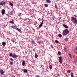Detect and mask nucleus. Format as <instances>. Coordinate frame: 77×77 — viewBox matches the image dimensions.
<instances>
[{"mask_svg":"<svg viewBox=\"0 0 77 77\" xmlns=\"http://www.w3.org/2000/svg\"><path fill=\"white\" fill-rule=\"evenodd\" d=\"M69 31L68 29H65L63 31V36H66L67 34L69 33Z\"/></svg>","mask_w":77,"mask_h":77,"instance_id":"1","label":"nucleus"},{"mask_svg":"<svg viewBox=\"0 0 77 77\" xmlns=\"http://www.w3.org/2000/svg\"><path fill=\"white\" fill-rule=\"evenodd\" d=\"M11 27L12 28H13V29H16V30H17L18 31V32H21V29L17 28V27H16V26H11Z\"/></svg>","mask_w":77,"mask_h":77,"instance_id":"2","label":"nucleus"},{"mask_svg":"<svg viewBox=\"0 0 77 77\" xmlns=\"http://www.w3.org/2000/svg\"><path fill=\"white\" fill-rule=\"evenodd\" d=\"M71 19L72 20H74V21H73V23H75L76 24H77V19L74 18V17H72Z\"/></svg>","mask_w":77,"mask_h":77,"instance_id":"3","label":"nucleus"},{"mask_svg":"<svg viewBox=\"0 0 77 77\" xmlns=\"http://www.w3.org/2000/svg\"><path fill=\"white\" fill-rule=\"evenodd\" d=\"M62 57L60 56L59 57V62L60 63H62Z\"/></svg>","mask_w":77,"mask_h":77,"instance_id":"4","label":"nucleus"},{"mask_svg":"<svg viewBox=\"0 0 77 77\" xmlns=\"http://www.w3.org/2000/svg\"><path fill=\"white\" fill-rule=\"evenodd\" d=\"M6 4V2L4 1L1 2L0 3V5H5Z\"/></svg>","mask_w":77,"mask_h":77,"instance_id":"5","label":"nucleus"},{"mask_svg":"<svg viewBox=\"0 0 77 77\" xmlns=\"http://www.w3.org/2000/svg\"><path fill=\"white\" fill-rule=\"evenodd\" d=\"M18 56L15 54H13L12 57L13 58H17Z\"/></svg>","mask_w":77,"mask_h":77,"instance_id":"6","label":"nucleus"},{"mask_svg":"<svg viewBox=\"0 0 77 77\" xmlns=\"http://www.w3.org/2000/svg\"><path fill=\"white\" fill-rule=\"evenodd\" d=\"M2 15H4V14H5V9H2Z\"/></svg>","mask_w":77,"mask_h":77,"instance_id":"7","label":"nucleus"},{"mask_svg":"<svg viewBox=\"0 0 77 77\" xmlns=\"http://www.w3.org/2000/svg\"><path fill=\"white\" fill-rule=\"evenodd\" d=\"M63 27H65V28H66V29H68V27L66 25L63 24Z\"/></svg>","mask_w":77,"mask_h":77,"instance_id":"8","label":"nucleus"},{"mask_svg":"<svg viewBox=\"0 0 77 77\" xmlns=\"http://www.w3.org/2000/svg\"><path fill=\"white\" fill-rule=\"evenodd\" d=\"M4 73V72L3 71V70L1 69L0 70V73H1V74H3Z\"/></svg>","mask_w":77,"mask_h":77,"instance_id":"9","label":"nucleus"},{"mask_svg":"<svg viewBox=\"0 0 77 77\" xmlns=\"http://www.w3.org/2000/svg\"><path fill=\"white\" fill-rule=\"evenodd\" d=\"M2 45H3V46H5V45L6 44V42H2Z\"/></svg>","mask_w":77,"mask_h":77,"instance_id":"10","label":"nucleus"},{"mask_svg":"<svg viewBox=\"0 0 77 77\" xmlns=\"http://www.w3.org/2000/svg\"><path fill=\"white\" fill-rule=\"evenodd\" d=\"M48 3H51V1L50 0H45Z\"/></svg>","mask_w":77,"mask_h":77,"instance_id":"11","label":"nucleus"},{"mask_svg":"<svg viewBox=\"0 0 77 77\" xmlns=\"http://www.w3.org/2000/svg\"><path fill=\"white\" fill-rule=\"evenodd\" d=\"M22 65L23 66H24V65H25V61H23L22 62Z\"/></svg>","mask_w":77,"mask_h":77,"instance_id":"12","label":"nucleus"},{"mask_svg":"<svg viewBox=\"0 0 77 77\" xmlns=\"http://www.w3.org/2000/svg\"><path fill=\"white\" fill-rule=\"evenodd\" d=\"M31 43L32 44H36V43H35V42L34 41V40H33L31 42Z\"/></svg>","mask_w":77,"mask_h":77,"instance_id":"13","label":"nucleus"},{"mask_svg":"<svg viewBox=\"0 0 77 77\" xmlns=\"http://www.w3.org/2000/svg\"><path fill=\"white\" fill-rule=\"evenodd\" d=\"M71 77H74V75H73V73L71 72Z\"/></svg>","mask_w":77,"mask_h":77,"instance_id":"14","label":"nucleus"},{"mask_svg":"<svg viewBox=\"0 0 77 77\" xmlns=\"http://www.w3.org/2000/svg\"><path fill=\"white\" fill-rule=\"evenodd\" d=\"M35 58H37L38 57V55L36 53H35Z\"/></svg>","mask_w":77,"mask_h":77,"instance_id":"15","label":"nucleus"},{"mask_svg":"<svg viewBox=\"0 0 77 77\" xmlns=\"http://www.w3.org/2000/svg\"><path fill=\"white\" fill-rule=\"evenodd\" d=\"M49 67L50 69H52L53 68V67H52V66H51V65H50Z\"/></svg>","mask_w":77,"mask_h":77,"instance_id":"16","label":"nucleus"},{"mask_svg":"<svg viewBox=\"0 0 77 77\" xmlns=\"http://www.w3.org/2000/svg\"><path fill=\"white\" fill-rule=\"evenodd\" d=\"M10 5L11 6H14V5H13V4H12L11 2H10Z\"/></svg>","mask_w":77,"mask_h":77,"instance_id":"17","label":"nucleus"},{"mask_svg":"<svg viewBox=\"0 0 77 77\" xmlns=\"http://www.w3.org/2000/svg\"><path fill=\"white\" fill-rule=\"evenodd\" d=\"M58 36L59 37H60V38H61L62 37V35L60 34H58Z\"/></svg>","mask_w":77,"mask_h":77,"instance_id":"18","label":"nucleus"},{"mask_svg":"<svg viewBox=\"0 0 77 77\" xmlns=\"http://www.w3.org/2000/svg\"><path fill=\"white\" fill-rule=\"evenodd\" d=\"M10 23H11V24H14V21H10Z\"/></svg>","mask_w":77,"mask_h":77,"instance_id":"19","label":"nucleus"},{"mask_svg":"<svg viewBox=\"0 0 77 77\" xmlns=\"http://www.w3.org/2000/svg\"><path fill=\"white\" fill-rule=\"evenodd\" d=\"M42 24H41L39 26V28H41V27H42Z\"/></svg>","mask_w":77,"mask_h":77,"instance_id":"20","label":"nucleus"},{"mask_svg":"<svg viewBox=\"0 0 77 77\" xmlns=\"http://www.w3.org/2000/svg\"><path fill=\"white\" fill-rule=\"evenodd\" d=\"M55 42L56 43H59V41L57 40H55Z\"/></svg>","mask_w":77,"mask_h":77,"instance_id":"21","label":"nucleus"},{"mask_svg":"<svg viewBox=\"0 0 77 77\" xmlns=\"http://www.w3.org/2000/svg\"><path fill=\"white\" fill-rule=\"evenodd\" d=\"M68 40V38H65V40L66 41H67Z\"/></svg>","mask_w":77,"mask_h":77,"instance_id":"22","label":"nucleus"},{"mask_svg":"<svg viewBox=\"0 0 77 77\" xmlns=\"http://www.w3.org/2000/svg\"><path fill=\"white\" fill-rule=\"evenodd\" d=\"M27 69H24V72H27Z\"/></svg>","mask_w":77,"mask_h":77,"instance_id":"23","label":"nucleus"},{"mask_svg":"<svg viewBox=\"0 0 77 77\" xmlns=\"http://www.w3.org/2000/svg\"><path fill=\"white\" fill-rule=\"evenodd\" d=\"M67 72L69 73H70V72H71V70H68Z\"/></svg>","mask_w":77,"mask_h":77,"instance_id":"24","label":"nucleus"},{"mask_svg":"<svg viewBox=\"0 0 77 77\" xmlns=\"http://www.w3.org/2000/svg\"><path fill=\"white\" fill-rule=\"evenodd\" d=\"M9 56H10V57H12V56H13L12 54V53H11Z\"/></svg>","mask_w":77,"mask_h":77,"instance_id":"25","label":"nucleus"},{"mask_svg":"<svg viewBox=\"0 0 77 77\" xmlns=\"http://www.w3.org/2000/svg\"><path fill=\"white\" fill-rule=\"evenodd\" d=\"M60 54H61V52H60V51H59L58 52V54L59 55H60Z\"/></svg>","mask_w":77,"mask_h":77,"instance_id":"26","label":"nucleus"},{"mask_svg":"<svg viewBox=\"0 0 77 77\" xmlns=\"http://www.w3.org/2000/svg\"><path fill=\"white\" fill-rule=\"evenodd\" d=\"M10 65H13V62L12 61L10 62Z\"/></svg>","mask_w":77,"mask_h":77,"instance_id":"27","label":"nucleus"},{"mask_svg":"<svg viewBox=\"0 0 77 77\" xmlns=\"http://www.w3.org/2000/svg\"><path fill=\"white\" fill-rule=\"evenodd\" d=\"M45 6L46 8H47V7L48 6V5H47V4H45Z\"/></svg>","mask_w":77,"mask_h":77,"instance_id":"28","label":"nucleus"},{"mask_svg":"<svg viewBox=\"0 0 77 77\" xmlns=\"http://www.w3.org/2000/svg\"><path fill=\"white\" fill-rule=\"evenodd\" d=\"M69 56L70 57V58H72V56L71 55V54H69Z\"/></svg>","mask_w":77,"mask_h":77,"instance_id":"29","label":"nucleus"},{"mask_svg":"<svg viewBox=\"0 0 77 77\" xmlns=\"http://www.w3.org/2000/svg\"><path fill=\"white\" fill-rule=\"evenodd\" d=\"M44 23V21L43 20H42V23H41V24H42H42H43V23Z\"/></svg>","mask_w":77,"mask_h":77,"instance_id":"30","label":"nucleus"},{"mask_svg":"<svg viewBox=\"0 0 77 77\" xmlns=\"http://www.w3.org/2000/svg\"><path fill=\"white\" fill-rule=\"evenodd\" d=\"M10 60H11L12 61H14V60H13V59H12V58H11Z\"/></svg>","mask_w":77,"mask_h":77,"instance_id":"31","label":"nucleus"},{"mask_svg":"<svg viewBox=\"0 0 77 77\" xmlns=\"http://www.w3.org/2000/svg\"><path fill=\"white\" fill-rule=\"evenodd\" d=\"M41 42H42V41H40L38 42V43H41Z\"/></svg>","mask_w":77,"mask_h":77,"instance_id":"32","label":"nucleus"},{"mask_svg":"<svg viewBox=\"0 0 77 77\" xmlns=\"http://www.w3.org/2000/svg\"><path fill=\"white\" fill-rule=\"evenodd\" d=\"M12 42H15V41L13 40H12Z\"/></svg>","mask_w":77,"mask_h":77,"instance_id":"33","label":"nucleus"},{"mask_svg":"<svg viewBox=\"0 0 77 77\" xmlns=\"http://www.w3.org/2000/svg\"><path fill=\"white\" fill-rule=\"evenodd\" d=\"M51 47L52 48H53V45H51Z\"/></svg>","mask_w":77,"mask_h":77,"instance_id":"34","label":"nucleus"},{"mask_svg":"<svg viewBox=\"0 0 77 77\" xmlns=\"http://www.w3.org/2000/svg\"><path fill=\"white\" fill-rule=\"evenodd\" d=\"M52 19H53V20H54V17H53Z\"/></svg>","mask_w":77,"mask_h":77,"instance_id":"35","label":"nucleus"},{"mask_svg":"<svg viewBox=\"0 0 77 77\" xmlns=\"http://www.w3.org/2000/svg\"><path fill=\"white\" fill-rule=\"evenodd\" d=\"M36 77H39V75H37L36 76Z\"/></svg>","mask_w":77,"mask_h":77,"instance_id":"36","label":"nucleus"},{"mask_svg":"<svg viewBox=\"0 0 77 77\" xmlns=\"http://www.w3.org/2000/svg\"><path fill=\"white\" fill-rule=\"evenodd\" d=\"M57 75H58L59 76V75H60L59 74H57Z\"/></svg>","mask_w":77,"mask_h":77,"instance_id":"37","label":"nucleus"},{"mask_svg":"<svg viewBox=\"0 0 77 77\" xmlns=\"http://www.w3.org/2000/svg\"><path fill=\"white\" fill-rule=\"evenodd\" d=\"M64 49L65 50H66V48H64Z\"/></svg>","mask_w":77,"mask_h":77,"instance_id":"38","label":"nucleus"},{"mask_svg":"<svg viewBox=\"0 0 77 77\" xmlns=\"http://www.w3.org/2000/svg\"><path fill=\"white\" fill-rule=\"evenodd\" d=\"M23 54H24V51H23Z\"/></svg>","mask_w":77,"mask_h":77,"instance_id":"39","label":"nucleus"},{"mask_svg":"<svg viewBox=\"0 0 77 77\" xmlns=\"http://www.w3.org/2000/svg\"><path fill=\"white\" fill-rule=\"evenodd\" d=\"M74 62H76V61L75 60L74 61Z\"/></svg>","mask_w":77,"mask_h":77,"instance_id":"40","label":"nucleus"},{"mask_svg":"<svg viewBox=\"0 0 77 77\" xmlns=\"http://www.w3.org/2000/svg\"><path fill=\"white\" fill-rule=\"evenodd\" d=\"M11 12H13V11H11Z\"/></svg>","mask_w":77,"mask_h":77,"instance_id":"41","label":"nucleus"},{"mask_svg":"<svg viewBox=\"0 0 77 77\" xmlns=\"http://www.w3.org/2000/svg\"><path fill=\"white\" fill-rule=\"evenodd\" d=\"M76 50H77V47L76 48Z\"/></svg>","mask_w":77,"mask_h":77,"instance_id":"42","label":"nucleus"}]
</instances>
